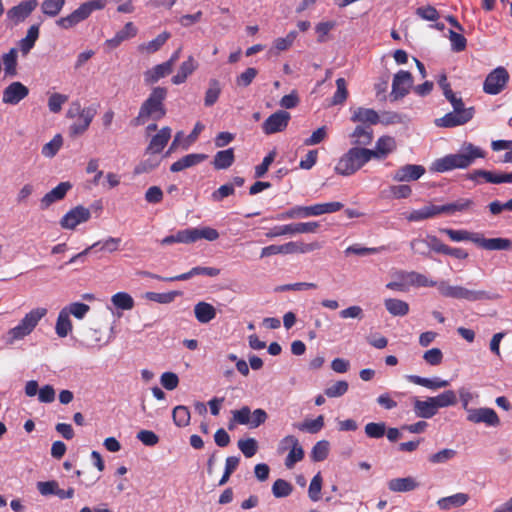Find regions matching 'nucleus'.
<instances>
[{"label":"nucleus","mask_w":512,"mask_h":512,"mask_svg":"<svg viewBox=\"0 0 512 512\" xmlns=\"http://www.w3.org/2000/svg\"><path fill=\"white\" fill-rule=\"evenodd\" d=\"M386 433V424L384 422H370L365 426V434L369 438L379 439Z\"/></svg>","instance_id":"obj_57"},{"label":"nucleus","mask_w":512,"mask_h":512,"mask_svg":"<svg viewBox=\"0 0 512 512\" xmlns=\"http://www.w3.org/2000/svg\"><path fill=\"white\" fill-rule=\"evenodd\" d=\"M467 420L474 424H485L490 427L500 425V419L494 409L488 407L467 410Z\"/></svg>","instance_id":"obj_14"},{"label":"nucleus","mask_w":512,"mask_h":512,"mask_svg":"<svg viewBox=\"0 0 512 512\" xmlns=\"http://www.w3.org/2000/svg\"><path fill=\"white\" fill-rule=\"evenodd\" d=\"M290 120V114L287 111L279 110L270 115L262 124L263 132L271 135L283 131Z\"/></svg>","instance_id":"obj_16"},{"label":"nucleus","mask_w":512,"mask_h":512,"mask_svg":"<svg viewBox=\"0 0 512 512\" xmlns=\"http://www.w3.org/2000/svg\"><path fill=\"white\" fill-rule=\"evenodd\" d=\"M413 409L417 417L429 419L437 414V409L431 397L426 400H419L417 398L413 401Z\"/></svg>","instance_id":"obj_32"},{"label":"nucleus","mask_w":512,"mask_h":512,"mask_svg":"<svg viewBox=\"0 0 512 512\" xmlns=\"http://www.w3.org/2000/svg\"><path fill=\"white\" fill-rule=\"evenodd\" d=\"M279 246L280 254H292L297 252L307 253L320 248V245L317 242L310 244H298L297 242H288Z\"/></svg>","instance_id":"obj_40"},{"label":"nucleus","mask_w":512,"mask_h":512,"mask_svg":"<svg viewBox=\"0 0 512 512\" xmlns=\"http://www.w3.org/2000/svg\"><path fill=\"white\" fill-rule=\"evenodd\" d=\"M370 155L367 148L352 147L340 157L334 168L335 172L342 176H350L371 160Z\"/></svg>","instance_id":"obj_3"},{"label":"nucleus","mask_w":512,"mask_h":512,"mask_svg":"<svg viewBox=\"0 0 512 512\" xmlns=\"http://www.w3.org/2000/svg\"><path fill=\"white\" fill-rule=\"evenodd\" d=\"M336 87H337V89L333 95L332 104L340 105V104H343L348 97L347 84H346L345 79L338 78L336 80Z\"/></svg>","instance_id":"obj_56"},{"label":"nucleus","mask_w":512,"mask_h":512,"mask_svg":"<svg viewBox=\"0 0 512 512\" xmlns=\"http://www.w3.org/2000/svg\"><path fill=\"white\" fill-rule=\"evenodd\" d=\"M351 121L368 124L371 126L376 125L380 121V117L378 113L373 109L358 107L353 110Z\"/></svg>","instance_id":"obj_29"},{"label":"nucleus","mask_w":512,"mask_h":512,"mask_svg":"<svg viewBox=\"0 0 512 512\" xmlns=\"http://www.w3.org/2000/svg\"><path fill=\"white\" fill-rule=\"evenodd\" d=\"M439 213L454 215L456 213H471L474 211L475 202L470 198H459L453 202L438 205Z\"/></svg>","instance_id":"obj_20"},{"label":"nucleus","mask_w":512,"mask_h":512,"mask_svg":"<svg viewBox=\"0 0 512 512\" xmlns=\"http://www.w3.org/2000/svg\"><path fill=\"white\" fill-rule=\"evenodd\" d=\"M396 149V141L391 136H382L380 137L375 145V149H369L371 153V159H384L390 153H392Z\"/></svg>","instance_id":"obj_23"},{"label":"nucleus","mask_w":512,"mask_h":512,"mask_svg":"<svg viewBox=\"0 0 512 512\" xmlns=\"http://www.w3.org/2000/svg\"><path fill=\"white\" fill-rule=\"evenodd\" d=\"M72 330L70 315L62 309L56 321L55 331L59 337H66Z\"/></svg>","instance_id":"obj_46"},{"label":"nucleus","mask_w":512,"mask_h":512,"mask_svg":"<svg viewBox=\"0 0 512 512\" xmlns=\"http://www.w3.org/2000/svg\"><path fill=\"white\" fill-rule=\"evenodd\" d=\"M194 314L198 322L206 324L216 317V309L207 302H198L194 306Z\"/></svg>","instance_id":"obj_37"},{"label":"nucleus","mask_w":512,"mask_h":512,"mask_svg":"<svg viewBox=\"0 0 512 512\" xmlns=\"http://www.w3.org/2000/svg\"><path fill=\"white\" fill-rule=\"evenodd\" d=\"M238 448L245 457H253L258 449L257 441L254 438L240 439L238 441Z\"/></svg>","instance_id":"obj_59"},{"label":"nucleus","mask_w":512,"mask_h":512,"mask_svg":"<svg viewBox=\"0 0 512 512\" xmlns=\"http://www.w3.org/2000/svg\"><path fill=\"white\" fill-rule=\"evenodd\" d=\"M407 380L411 383H414L416 385H420L423 387H426L431 390H437L440 388H445L449 385V381L443 380L441 378L435 377V378H424L417 375H408Z\"/></svg>","instance_id":"obj_35"},{"label":"nucleus","mask_w":512,"mask_h":512,"mask_svg":"<svg viewBox=\"0 0 512 512\" xmlns=\"http://www.w3.org/2000/svg\"><path fill=\"white\" fill-rule=\"evenodd\" d=\"M221 85L217 79H210L208 88L205 92L204 105L206 107L213 106L221 94Z\"/></svg>","instance_id":"obj_44"},{"label":"nucleus","mask_w":512,"mask_h":512,"mask_svg":"<svg viewBox=\"0 0 512 512\" xmlns=\"http://www.w3.org/2000/svg\"><path fill=\"white\" fill-rule=\"evenodd\" d=\"M167 89L165 87H154L141 104L137 117L134 119L136 125H143L148 120L158 121L166 115L164 101L167 97Z\"/></svg>","instance_id":"obj_2"},{"label":"nucleus","mask_w":512,"mask_h":512,"mask_svg":"<svg viewBox=\"0 0 512 512\" xmlns=\"http://www.w3.org/2000/svg\"><path fill=\"white\" fill-rule=\"evenodd\" d=\"M219 238V233L211 227L187 228L177 231L176 234L164 237L161 245H172L174 243H194L200 239L207 241H215Z\"/></svg>","instance_id":"obj_6"},{"label":"nucleus","mask_w":512,"mask_h":512,"mask_svg":"<svg viewBox=\"0 0 512 512\" xmlns=\"http://www.w3.org/2000/svg\"><path fill=\"white\" fill-rule=\"evenodd\" d=\"M476 245L486 250H510L512 242L507 238H485L481 233H478Z\"/></svg>","instance_id":"obj_24"},{"label":"nucleus","mask_w":512,"mask_h":512,"mask_svg":"<svg viewBox=\"0 0 512 512\" xmlns=\"http://www.w3.org/2000/svg\"><path fill=\"white\" fill-rule=\"evenodd\" d=\"M47 314V309L38 307L27 313L17 326L8 331V342L12 344L29 335L37 326L39 321Z\"/></svg>","instance_id":"obj_8"},{"label":"nucleus","mask_w":512,"mask_h":512,"mask_svg":"<svg viewBox=\"0 0 512 512\" xmlns=\"http://www.w3.org/2000/svg\"><path fill=\"white\" fill-rule=\"evenodd\" d=\"M232 419L228 425V428L232 430L234 424L248 425L250 428H257L261 424L265 423L268 418V414L264 409L258 408L251 412L248 406H243L239 410H233Z\"/></svg>","instance_id":"obj_9"},{"label":"nucleus","mask_w":512,"mask_h":512,"mask_svg":"<svg viewBox=\"0 0 512 512\" xmlns=\"http://www.w3.org/2000/svg\"><path fill=\"white\" fill-rule=\"evenodd\" d=\"M440 232L445 233L451 241L461 242V241H471L476 244L477 235L476 232H470L467 230H454L450 228H443Z\"/></svg>","instance_id":"obj_41"},{"label":"nucleus","mask_w":512,"mask_h":512,"mask_svg":"<svg viewBox=\"0 0 512 512\" xmlns=\"http://www.w3.org/2000/svg\"><path fill=\"white\" fill-rule=\"evenodd\" d=\"M304 458V450L299 443V440L296 442V445L289 451L288 455L285 458V466L288 469H292L296 463L300 462Z\"/></svg>","instance_id":"obj_53"},{"label":"nucleus","mask_w":512,"mask_h":512,"mask_svg":"<svg viewBox=\"0 0 512 512\" xmlns=\"http://www.w3.org/2000/svg\"><path fill=\"white\" fill-rule=\"evenodd\" d=\"M438 215H440L438 205L429 204L405 214V218L410 222H419Z\"/></svg>","instance_id":"obj_33"},{"label":"nucleus","mask_w":512,"mask_h":512,"mask_svg":"<svg viewBox=\"0 0 512 512\" xmlns=\"http://www.w3.org/2000/svg\"><path fill=\"white\" fill-rule=\"evenodd\" d=\"M438 291L444 297L467 300L470 302L494 300L498 298V295L496 294H492L484 290H472L458 285L453 286L447 281L439 282Z\"/></svg>","instance_id":"obj_5"},{"label":"nucleus","mask_w":512,"mask_h":512,"mask_svg":"<svg viewBox=\"0 0 512 512\" xmlns=\"http://www.w3.org/2000/svg\"><path fill=\"white\" fill-rule=\"evenodd\" d=\"M177 291L167 292V293H156V292H147L145 294V298L154 301L157 303L167 304L174 301L176 296H178Z\"/></svg>","instance_id":"obj_61"},{"label":"nucleus","mask_w":512,"mask_h":512,"mask_svg":"<svg viewBox=\"0 0 512 512\" xmlns=\"http://www.w3.org/2000/svg\"><path fill=\"white\" fill-rule=\"evenodd\" d=\"M426 170L422 165L406 164L396 169L392 179L396 182L416 181L425 174Z\"/></svg>","instance_id":"obj_17"},{"label":"nucleus","mask_w":512,"mask_h":512,"mask_svg":"<svg viewBox=\"0 0 512 512\" xmlns=\"http://www.w3.org/2000/svg\"><path fill=\"white\" fill-rule=\"evenodd\" d=\"M348 382L340 380L325 389V395L330 398L340 397L348 391Z\"/></svg>","instance_id":"obj_62"},{"label":"nucleus","mask_w":512,"mask_h":512,"mask_svg":"<svg viewBox=\"0 0 512 512\" xmlns=\"http://www.w3.org/2000/svg\"><path fill=\"white\" fill-rule=\"evenodd\" d=\"M106 4V0L86 1L69 15L59 18L56 24L62 29L69 30L86 20L94 11L105 8Z\"/></svg>","instance_id":"obj_7"},{"label":"nucleus","mask_w":512,"mask_h":512,"mask_svg":"<svg viewBox=\"0 0 512 512\" xmlns=\"http://www.w3.org/2000/svg\"><path fill=\"white\" fill-rule=\"evenodd\" d=\"M198 68V62L193 56H189L187 60L182 62L176 75L171 79L172 83L179 85L184 83L187 78Z\"/></svg>","instance_id":"obj_30"},{"label":"nucleus","mask_w":512,"mask_h":512,"mask_svg":"<svg viewBox=\"0 0 512 512\" xmlns=\"http://www.w3.org/2000/svg\"><path fill=\"white\" fill-rule=\"evenodd\" d=\"M171 137V129L169 127H163L156 135H154L146 148L147 154H158L160 153Z\"/></svg>","instance_id":"obj_26"},{"label":"nucleus","mask_w":512,"mask_h":512,"mask_svg":"<svg viewBox=\"0 0 512 512\" xmlns=\"http://www.w3.org/2000/svg\"><path fill=\"white\" fill-rule=\"evenodd\" d=\"M350 138L354 147L365 148L373 141V130L369 126L358 125L351 133Z\"/></svg>","instance_id":"obj_27"},{"label":"nucleus","mask_w":512,"mask_h":512,"mask_svg":"<svg viewBox=\"0 0 512 512\" xmlns=\"http://www.w3.org/2000/svg\"><path fill=\"white\" fill-rule=\"evenodd\" d=\"M485 155V151L480 147L465 142L459 152L436 159L431 169L439 173L454 169H465L471 166L476 159L484 158Z\"/></svg>","instance_id":"obj_1"},{"label":"nucleus","mask_w":512,"mask_h":512,"mask_svg":"<svg viewBox=\"0 0 512 512\" xmlns=\"http://www.w3.org/2000/svg\"><path fill=\"white\" fill-rule=\"evenodd\" d=\"M39 37V25H32L28 31L26 37L20 40L19 47L23 54H27L34 47L35 42Z\"/></svg>","instance_id":"obj_43"},{"label":"nucleus","mask_w":512,"mask_h":512,"mask_svg":"<svg viewBox=\"0 0 512 512\" xmlns=\"http://www.w3.org/2000/svg\"><path fill=\"white\" fill-rule=\"evenodd\" d=\"M170 36L171 35L169 32H162L155 39L149 41L148 43H143L139 45L138 50L142 52L145 51L147 53H154L158 51L166 43Z\"/></svg>","instance_id":"obj_47"},{"label":"nucleus","mask_w":512,"mask_h":512,"mask_svg":"<svg viewBox=\"0 0 512 512\" xmlns=\"http://www.w3.org/2000/svg\"><path fill=\"white\" fill-rule=\"evenodd\" d=\"M456 454L457 452L454 449L445 448L438 451L437 453L431 454L428 457V460L433 464H442L453 459L456 456Z\"/></svg>","instance_id":"obj_58"},{"label":"nucleus","mask_w":512,"mask_h":512,"mask_svg":"<svg viewBox=\"0 0 512 512\" xmlns=\"http://www.w3.org/2000/svg\"><path fill=\"white\" fill-rule=\"evenodd\" d=\"M293 491L291 483L284 479H277L272 485V493L276 498L289 496Z\"/></svg>","instance_id":"obj_54"},{"label":"nucleus","mask_w":512,"mask_h":512,"mask_svg":"<svg viewBox=\"0 0 512 512\" xmlns=\"http://www.w3.org/2000/svg\"><path fill=\"white\" fill-rule=\"evenodd\" d=\"M96 113L97 110L94 107L84 108L81 116L79 117V120L70 126V133L72 135H80L84 133L90 126Z\"/></svg>","instance_id":"obj_25"},{"label":"nucleus","mask_w":512,"mask_h":512,"mask_svg":"<svg viewBox=\"0 0 512 512\" xmlns=\"http://www.w3.org/2000/svg\"><path fill=\"white\" fill-rule=\"evenodd\" d=\"M235 160L234 149L228 148L226 150L218 151L213 159V166L217 170L229 168Z\"/></svg>","instance_id":"obj_39"},{"label":"nucleus","mask_w":512,"mask_h":512,"mask_svg":"<svg viewBox=\"0 0 512 512\" xmlns=\"http://www.w3.org/2000/svg\"><path fill=\"white\" fill-rule=\"evenodd\" d=\"M293 427L300 431L316 434L324 427V416L319 415L314 420H305L301 423H294Z\"/></svg>","instance_id":"obj_45"},{"label":"nucleus","mask_w":512,"mask_h":512,"mask_svg":"<svg viewBox=\"0 0 512 512\" xmlns=\"http://www.w3.org/2000/svg\"><path fill=\"white\" fill-rule=\"evenodd\" d=\"M343 204L338 201L317 203L310 206H294L291 209L277 216L278 220L307 218L312 216H321L340 211Z\"/></svg>","instance_id":"obj_4"},{"label":"nucleus","mask_w":512,"mask_h":512,"mask_svg":"<svg viewBox=\"0 0 512 512\" xmlns=\"http://www.w3.org/2000/svg\"><path fill=\"white\" fill-rule=\"evenodd\" d=\"M469 500V495L466 493H456L451 496L440 498L437 505L441 510H450L465 505Z\"/></svg>","instance_id":"obj_34"},{"label":"nucleus","mask_w":512,"mask_h":512,"mask_svg":"<svg viewBox=\"0 0 512 512\" xmlns=\"http://www.w3.org/2000/svg\"><path fill=\"white\" fill-rule=\"evenodd\" d=\"M173 421L178 427H185L190 422V411L186 406L179 405L173 409Z\"/></svg>","instance_id":"obj_50"},{"label":"nucleus","mask_w":512,"mask_h":512,"mask_svg":"<svg viewBox=\"0 0 512 512\" xmlns=\"http://www.w3.org/2000/svg\"><path fill=\"white\" fill-rule=\"evenodd\" d=\"M63 145V138L60 134L53 137L51 141L42 147V155L46 158L54 157Z\"/></svg>","instance_id":"obj_51"},{"label":"nucleus","mask_w":512,"mask_h":512,"mask_svg":"<svg viewBox=\"0 0 512 512\" xmlns=\"http://www.w3.org/2000/svg\"><path fill=\"white\" fill-rule=\"evenodd\" d=\"M418 487L419 483L413 477L394 478L388 482V488L393 492H408Z\"/></svg>","instance_id":"obj_36"},{"label":"nucleus","mask_w":512,"mask_h":512,"mask_svg":"<svg viewBox=\"0 0 512 512\" xmlns=\"http://www.w3.org/2000/svg\"><path fill=\"white\" fill-rule=\"evenodd\" d=\"M143 275L147 276V277H150V278H153V279H157V280H163V281H185V280H188L194 276H197V275H205V276H209V277H216L220 274V270L218 268H215V267H200V266H197V267H193L191 270H189L188 272L186 273H183V274H180V275H177V276H174V277H161L157 274H153L151 272H143L142 273Z\"/></svg>","instance_id":"obj_15"},{"label":"nucleus","mask_w":512,"mask_h":512,"mask_svg":"<svg viewBox=\"0 0 512 512\" xmlns=\"http://www.w3.org/2000/svg\"><path fill=\"white\" fill-rule=\"evenodd\" d=\"M90 218V210L82 205H78L61 218L60 225L63 229L74 230L78 225L87 222Z\"/></svg>","instance_id":"obj_13"},{"label":"nucleus","mask_w":512,"mask_h":512,"mask_svg":"<svg viewBox=\"0 0 512 512\" xmlns=\"http://www.w3.org/2000/svg\"><path fill=\"white\" fill-rule=\"evenodd\" d=\"M431 398L435 404L437 411L440 408L453 406L457 403L456 394L453 390H446L443 393Z\"/></svg>","instance_id":"obj_48"},{"label":"nucleus","mask_w":512,"mask_h":512,"mask_svg":"<svg viewBox=\"0 0 512 512\" xmlns=\"http://www.w3.org/2000/svg\"><path fill=\"white\" fill-rule=\"evenodd\" d=\"M69 315H73L77 319H83L89 312V305L81 302H74L63 308Z\"/></svg>","instance_id":"obj_60"},{"label":"nucleus","mask_w":512,"mask_h":512,"mask_svg":"<svg viewBox=\"0 0 512 512\" xmlns=\"http://www.w3.org/2000/svg\"><path fill=\"white\" fill-rule=\"evenodd\" d=\"M413 84V78L410 72L401 70L394 75L392 82L391 96L397 100L408 94Z\"/></svg>","instance_id":"obj_18"},{"label":"nucleus","mask_w":512,"mask_h":512,"mask_svg":"<svg viewBox=\"0 0 512 512\" xmlns=\"http://www.w3.org/2000/svg\"><path fill=\"white\" fill-rule=\"evenodd\" d=\"M65 5V0H43L41 11L48 17H56Z\"/></svg>","instance_id":"obj_49"},{"label":"nucleus","mask_w":512,"mask_h":512,"mask_svg":"<svg viewBox=\"0 0 512 512\" xmlns=\"http://www.w3.org/2000/svg\"><path fill=\"white\" fill-rule=\"evenodd\" d=\"M111 302L115 307L122 310H130L134 307L133 298L126 292H118L111 298Z\"/></svg>","instance_id":"obj_52"},{"label":"nucleus","mask_w":512,"mask_h":512,"mask_svg":"<svg viewBox=\"0 0 512 512\" xmlns=\"http://www.w3.org/2000/svg\"><path fill=\"white\" fill-rule=\"evenodd\" d=\"M39 5L37 0H24L10 8L6 13L7 21L11 26L24 22Z\"/></svg>","instance_id":"obj_11"},{"label":"nucleus","mask_w":512,"mask_h":512,"mask_svg":"<svg viewBox=\"0 0 512 512\" xmlns=\"http://www.w3.org/2000/svg\"><path fill=\"white\" fill-rule=\"evenodd\" d=\"M71 188L72 184L68 181L59 183L55 188L42 197L40 200V208L45 210L54 202L62 200Z\"/></svg>","instance_id":"obj_21"},{"label":"nucleus","mask_w":512,"mask_h":512,"mask_svg":"<svg viewBox=\"0 0 512 512\" xmlns=\"http://www.w3.org/2000/svg\"><path fill=\"white\" fill-rule=\"evenodd\" d=\"M384 306L392 316L403 317L409 313V304L401 299L387 298L384 300Z\"/></svg>","instance_id":"obj_38"},{"label":"nucleus","mask_w":512,"mask_h":512,"mask_svg":"<svg viewBox=\"0 0 512 512\" xmlns=\"http://www.w3.org/2000/svg\"><path fill=\"white\" fill-rule=\"evenodd\" d=\"M172 71L173 69L166 62L158 64L144 72V83L146 85H152L169 75Z\"/></svg>","instance_id":"obj_28"},{"label":"nucleus","mask_w":512,"mask_h":512,"mask_svg":"<svg viewBox=\"0 0 512 512\" xmlns=\"http://www.w3.org/2000/svg\"><path fill=\"white\" fill-rule=\"evenodd\" d=\"M17 59L18 51L16 48H11L9 52L3 54L1 64L4 65L6 76L14 77L17 75Z\"/></svg>","instance_id":"obj_42"},{"label":"nucleus","mask_w":512,"mask_h":512,"mask_svg":"<svg viewBox=\"0 0 512 512\" xmlns=\"http://www.w3.org/2000/svg\"><path fill=\"white\" fill-rule=\"evenodd\" d=\"M509 78V73L504 67L499 66L495 68L487 75L484 81V92L490 95L499 94L507 85Z\"/></svg>","instance_id":"obj_10"},{"label":"nucleus","mask_w":512,"mask_h":512,"mask_svg":"<svg viewBox=\"0 0 512 512\" xmlns=\"http://www.w3.org/2000/svg\"><path fill=\"white\" fill-rule=\"evenodd\" d=\"M322 476L320 472H318L311 480L309 489H308V495L309 498L316 502L320 499V493L322 488Z\"/></svg>","instance_id":"obj_63"},{"label":"nucleus","mask_w":512,"mask_h":512,"mask_svg":"<svg viewBox=\"0 0 512 512\" xmlns=\"http://www.w3.org/2000/svg\"><path fill=\"white\" fill-rule=\"evenodd\" d=\"M68 96L60 93H53L48 99V107L52 113H58L62 109V105L66 103Z\"/></svg>","instance_id":"obj_64"},{"label":"nucleus","mask_w":512,"mask_h":512,"mask_svg":"<svg viewBox=\"0 0 512 512\" xmlns=\"http://www.w3.org/2000/svg\"><path fill=\"white\" fill-rule=\"evenodd\" d=\"M207 159L206 154L192 153L177 160L170 166V170L174 173L183 171L187 168L200 164Z\"/></svg>","instance_id":"obj_31"},{"label":"nucleus","mask_w":512,"mask_h":512,"mask_svg":"<svg viewBox=\"0 0 512 512\" xmlns=\"http://www.w3.org/2000/svg\"><path fill=\"white\" fill-rule=\"evenodd\" d=\"M28 94L29 89L23 83L15 81L3 90L2 101L5 104L17 105L26 98Z\"/></svg>","instance_id":"obj_19"},{"label":"nucleus","mask_w":512,"mask_h":512,"mask_svg":"<svg viewBox=\"0 0 512 512\" xmlns=\"http://www.w3.org/2000/svg\"><path fill=\"white\" fill-rule=\"evenodd\" d=\"M474 116V108L469 107L467 110L452 111L445 114L441 118L435 119L434 123L437 127L452 128L461 126L469 122Z\"/></svg>","instance_id":"obj_12"},{"label":"nucleus","mask_w":512,"mask_h":512,"mask_svg":"<svg viewBox=\"0 0 512 512\" xmlns=\"http://www.w3.org/2000/svg\"><path fill=\"white\" fill-rule=\"evenodd\" d=\"M329 453V442L326 440L318 441L312 448L311 458L315 462L324 461Z\"/></svg>","instance_id":"obj_55"},{"label":"nucleus","mask_w":512,"mask_h":512,"mask_svg":"<svg viewBox=\"0 0 512 512\" xmlns=\"http://www.w3.org/2000/svg\"><path fill=\"white\" fill-rule=\"evenodd\" d=\"M398 277L401 280H404L407 283L408 286H415V287H437L438 288V282L433 281L429 279L426 275L411 271H399Z\"/></svg>","instance_id":"obj_22"}]
</instances>
